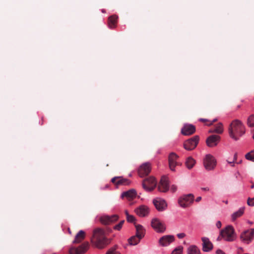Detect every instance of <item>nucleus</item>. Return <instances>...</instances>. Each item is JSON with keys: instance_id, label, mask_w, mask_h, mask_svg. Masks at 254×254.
Here are the masks:
<instances>
[{"instance_id": "obj_1", "label": "nucleus", "mask_w": 254, "mask_h": 254, "mask_svg": "<svg viewBox=\"0 0 254 254\" xmlns=\"http://www.w3.org/2000/svg\"><path fill=\"white\" fill-rule=\"evenodd\" d=\"M112 230L108 228L105 231L101 228H96L93 231L92 243L99 249H102L108 245L111 240L106 237V235L110 233Z\"/></svg>"}, {"instance_id": "obj_2", "label": "nucleus", "mask_w": 254, "mask_h": 254, "mask_svg": "<svg viewBox=\"0 0 254 254\" xmlns=\"http://www.w3.org/2000/svg\"><path fill=\"white\" fill-rule=\"evenodd\" d=\"M228 131L232 138L238 140L245 133V127L240 120H235L229 125Z\"/></svg>"}, {"instance_id": "obj_3", "label": "nucleus", "mask_w": 254, "mask_h": 254, "mask_svg": "<svg viewBox=\"0 0 254 254\" xmlns=\"http://www.w3.org/2000/svg\"><path fill=\"white\" fill-rule=\"evenodd\" d=\"M221 236L226 241H233L236 237L233 227L229 225L222 230L221 231Z\"/></svg>"}, {"instance_id": "obj_4", "label": "nucleus", "mask_w": 254, "mask_h": 254, "mask_svg": "<svg viewBox=\"0 0 254 254\" xmlns=\"http://www.w3.org/2000/svg\"><path fill=\"white\" fill-rule=\"evenodd\" d=\"M203 165L206 170H212L216 165V160L212 155L207 154L203 159Z\"/></svg>"}, {"instance_id": "obj_5", "label": "nucleus", "mask_w": 254, "mask_h": 254, "mask_svg": "<svg viewBox=\"0 0 254 254\" xmlns=\"http://www.w3.org/2000/svg\"><path fill=\"white\" fill-rule=\"evenodd\" d=\"M194 198V195L191 193L183 195L179 199L178 203L181 207H187L193 202Z\"/></svg>"}, {"instance_id": "obj_6", "label": "nucleus", "mask_w": 254, "mask_h": 254, "mask_svg": "<svg viewBox=\"0 0 254 254\" xmlns=\"http://www.w3.org/2000/svg\"><path fill=\"white\" fill-rule=\"evenodd\" d=\"M157 181L153 177H150L143 180L142 186L147 191H152L156 187Z\"/></svg>"}, {"instance_id": "obj_7", "label": "nucleus", "mask_w": 254, "mask_h": 254, "mask_svg": "<svg viewBox=\"0 0 254 254\" xmlns=\"http://www.w3.org/2000/svg\"><path fill=\"white\" fill-rule=\"evenodd\" d=\"M199 141V136L195 135L187 140L184 143V148L188 150L194 149L197 146Z\"/></svg>"}, {"instance_id": "obj_8", "label": "nucleus", "mask_w": 254, "mask_h": 254, "mask_svg": "<svg viewBox=\"0 0 254 254\" xmlns=\"http://www.w3.org/2000/svg\"><path fill=\"white\" fill-rule=\"evenodd\" d=\"M151 226L157 232H163L166 229L164 224L157 218H154L152 220Z\"/></svg>"}, {"instance_id": "obj_9", "label": "nucleus", "mask_w": 254, "mask_h": 254, "mask_svg": "<svg viewBox=\"0 0 254 254\" xmlns=\"http://www.w3.org/2000/svg\"><path fill=\"white\" fill-rule=\"evenodd\" d=\"M118 219L119 216L116 214L111 216L104 215L101 217L100 222L104 225H110L117 221Z\"/></svg>"}, {"instance_id": "obj_10", "label": "nucleus", "mask_w": 254, "mask_h": 254, "mask_svg": "<svg viewBox=\"0 0 254 254\" xmlns=\"http://www.w3.org/2000/svg\"><path fill=\"white\" fill-rule=\"evenodd\" d=\"M254 236V229L246 230L241 235V240L246 243H249Z\"/></svg>"}, {"instance_id": "obj_11", "label": "nucleus", "mask_w": 254, "mask_h": 254, "mask_svg": "<svg viewBox=\"0 0 254 254\" xmlns=\"http://www.w3.org/2000/svg\"><path fill=\"white\" fill-rule=\"evenodd\" d=\"M151 171V165L149 163L142 164L138 169V173L140 177L148 175Z\"/></svg>"}, {"instance_id": "obj_12", "label": "nucleus", "mask_w": 254, "mask_h": 254, "mask_svg": "<svg viewBox=\"0 0 254 254\" xmlns=\"http://www.w3.org/2000/svg\"><path fill=\"white\" fill-rule=\"evenodd\" d=\"M179 156L175 153H171L168 157L169 165L170 169L174 171L176 166L179 165V163L177 161Z\"/></svg>"}, {"instance_id": "obj_13", "label": "nucleus", "mask_w": 254, "mask_h": 254, "mask_svg": "<svg viewBox=\"0 0 254 254\" xmlns=\"http://www.w3.org/2000/svg\"><path fill=\"white\" fill-rule=\"evenodd\" d=\"M158 190L163 192L167 191L169 190V180L167 177L163 176L161 178L158 186Z\"/></svg>"}, {"instance_id": "obj_14", "label": "nucleus", "mask_w": 254, "mask_h": 254, "mask_svg": "<svg viewBox=\"0 0 254 254\" xmlns=\"http://www.w3.org/2000/svg\"><path fill=\"white\" fill-rule=\"evenodd\" d=\"M153 204L156 208L159 211H164L167 206L166 202L164 199L159 198L153 200Z\"/></svg>"}, {"instance_id": "obj_15", "label": "nucleus", "mask_w": 254, "mask_h": 254, "mask_svg": "<svg viewBox=\"0 0 254 254\" xmlns=\"http://www.w3.org/2000/svg\"><path fill=\"white\" fill-rule=\"evenodd\" d=\"M88 244L84 243L77 248H72L69 250L70 254H82L88 249Z\"/></svg>"}, {"instance_id": "obj_16", "label": "nucleus", "mask_w": 254, "mask_h": 254, "mask_svg": "<svg viewBox=\"0 0 254 254\" xmlns=\"http://www.w3.org/2000/svg\"><path fill=\"white\" fill-rule=\"evenodd\" d=\"M195 131V127L190 124L185 125L182 128L181 132L184 135H190Z\"/></svg>"}, {"instance_id": "obj_17", "label": "nucleus", "mask_w": 254, "mask_h": 254, "mask_svg": "<svg viewBox=\"0 0 254 254\" xmlns=\"http://www.w3.org/2000/svg\"><path fill=\"white\" fill-rule=\"evenodd\" d=\"M220 139V137L217 135H211L206 139V142L208 146L212 147L217 145Z\"/></svg>"}, {"instance_id": "obj_18", "label": "nucleus", "mask_w": 254, "mask_h": 254, "mask_svg": "<svg viewBox=\"0 0 254 254\" xmlns=\"http://www.w3.org/2000/svg\"><path fill=\"white\" fill-rule=\"evenodd\" d=\"M174 241V237L172 235H166L161 237L159 240V244L162 246H167Z\"/></svg>"}, {"instance_id": "obj_19", "label": "nucleus", "mask_w": 254, "mask_h": 254, "mask_svg": "<svg viewBox=\"0 0 254 254\" xmlns=\"http://www.w3.org/2000/svg\"><path fill=\"white\" fill-rule=\"evenodd\" d=\"M201 240L202 241V250L206 252L211 251L213 248V245L208 238L202 237Z\"/></svg>"}, {"instance_id": "obj_20", "label": "nucleus", "mask_w": 254, "mask_h": 254, "mask_svg": "<svg viewBox=\"0 0 254 254\" xmlns=\"http://www.w3.org/2000/svg\"><path fill=\"white\" fill-rule=\"evenodd\" d=\"M112 182L117 186L128 185L130 183L128 180L121 177H114L112 179Z\"/></svg>"}, {"instance_id": "obj_21", "label": "nucleus", "mask_w": 254, "mask_h": 254, "mask_svg": "<svg viewBox=\"0 0 254 254\" xmlns=\"http://www.w3.org/2000/svg\"><path fill=\"white\" fill-rule=\"evenodd\" d=\"M135 212L139 216L145 217L148 215L149 213V209L146 206L141 205L137 208L135 210Z\"/></svg>"}, {"instance_id": "obj_22", "label": "nucleus", "mask_w": 254, "mask_h": 254, "mask_svg": "<svg viewBox=\"0 0 254 254\" xmlns=\"http://www.w3.org/2000/svg\"><path fill=\"white\" fill-rule=\"evenodd\" d=\"M136 196V192L134 190H130L124 192L122 194L123 198L126 197L127 200L130 201L133 200Z\"/></svg>"}, {"instance_id": "obj_23", "label": "nucleus", "mask_w": 254, "mask_h": 254, "mask_svg": "<svg viewBox=\"0 0 254 254\" xmlns=\"http://www.w3.org/2000/svg\"><path fill=\"white\" fill-rule=\"evenodd\" d=\"M117 19L118 16L116 15H112L109 17L108 25L111 29H114L116 27Z\"/></svg>"}, {"instance_id": "obj_24", "label": "nucleus", "mask_w": 254, "mask_h": 254, "mask_svg": "<svg viewBox=\"0 0 254 254\" xmlns=\"http://www.w3.org/2000/svg\"><path fill=\"white\" fill-rule=\"evenodd\" d=\"M136 228V235L140 238H142L144 236L145 230L143 227L139 224H135Z\"/></svg>"}, {"instance_id": "obj_25", "label": "nucleus", "mask_w": 254, "mask_h": 254, "mask_svg": "<svg viewBox=\"0 0 254 254\" xmlns=\"http://www.w3.org/2000/svg\"><path fill=\"white\" fill-rule=\"evenodd\" d=\"M85 232L80 230L79 232L76 235L75 239L73 242V243H80L85 238Z\"/></svg>"}, {"instance_id": "obj_26", "label": "nucleus", "mask_w": 254, "mask_h": 254, "mask_svg": "<svg viewBox=\"0 0 254 254\" xmlns=\"http://www.w3.org/2000/svg\"><path fill=\"white\" fill-rule=\"evenodd\" d=\"M223 132V128L221 123H219L215 127L214 129H211L209 131L210 133H222Z\"/></svg>"}, {"instance_id": "obj_27", "label": "nucleus", "mask_w": 254, "mask_h": 254, "mask_svg": "<svg viewBox=\"0 0 254 254\" xmlns=\"http://www.w3.org/2000/svg\"><path fill=\"white\" fill-rule=\"evenodd\" d=\"M245 208L244 207H241L240 208L238 211L234 212L232 215V219L233 221H235L236 220V219L240 216H241L244 212Z\"/></svg>"}, {"instance_id": "obj_28", "label": "nucleus", "mask_w": 254, "mask_h": 254, "mask_svg": "<svg viewBox=\"0 0 254 254\" xmlns=\"http://www.w3.org/2000/svg\"><path fill=\"white\" fill-rule=\"evenodd\" d=\"M188 254H201L200 250L195 246H191L188 249Z\"/></svg>"}, {"instance_id": "obj_29", "label": "nucleus", "mask_w": 254, "mask_h": 254, "mask_svg": "<svg viewBox=\"0 0 254 254\" xmlns=\"http://www.w3.org/2000/svg\"><path fill=\"white\" fill-rule=\"evenodd\" d=\"M195 163V161L191 157H189L187 159L186 165L189 169H191Z\"/></svg>"}, {"instance_id": "obj_30", "label": "nucleus", "mask_w": 254, "mask_h": 254, "mask_svg": "<svg viewBox=\"0 0 254 254\" xmlns=\"http://www.w3.org/2000/svg\"><path fill=\"white\" fill-rule=\"evenodd\" d=\"M141 239V238H140V237L134 236L128 239V242L131 245H136L140 242Z\"/></svg>"}, {"instance_id": "obj_31", "label": "nucleus", "mask_w": 254, "mask_h": 254, "mask_svg": "<svg viewBox=\"0 0 254 254\" xmlns=\"http://www.w3.org/2000/svg\"><path fill=\"white\" fill-rule=\"evenodd\" d=\"M118 246L117 245L111 248L106 254H121L120 252L117 250Z\"/></svg>"}, {"instance_id": "obj_32", "label": "nucleus", "mask_w": 254, "mask_h": 254, "mask_svg": "<svg viewBox=\"0 0 254 254\" xmlns=\"http://www.w3.org/2000/svg\"><path fill=\"white\" fill-rule=\"evenodd\" d=\"M247 124L250 127H254V115H252L248 118Z\"/></svg>"}, {"instance_id": "obj_33", "label": "nucleus", "mask_w": 254, "mask_h": 254, "mask_svg": "<svg viewBox=\"0 0 254 254\" xmlns=\"http://www.w3.org/2000/svg\"><path fill=\"white\" fill-rule=\"evenodd\" d=\"M245 157L247 160L254 162V150L246 154Z\"/></svg>"}, {"instance_id": "obj_34", "label": "nucleus", "mask_w": 254, "mask_h": 254, "mask_svg": "<svg viewBox=\"0 0 254 254\" xmlns=\"http://www.w3.org/2000/svg\"><path fill=\"white\" fill-rule=\"evenodd\" d=\"M183 250L182 246H179L172 252L171 254H182Z\"/></svg>"}, {"instance_id": "obj_35", "label": "nucleus", "mask_w": 254, "mask_h": 254, "mask_svg": "<svg viewBox=\"0 0 254 254\" xmlns=\"http://www.w3.org/2000/svg\"><path fill=\"white\" fill-rule=\"evenodd\" d=\"M125 222V220H122L118 224L114 226V229L116 230L120 231Z\"/></svg>"}, {"instance_id": "obj_36", "label": "nucleus", "mask_w": 254, "mask_h": 254, "mask_svg": "<svg viewBox=\"0 0 254 254\" xmlns=\"http://www.w3.org/2000/svg\"><path fill=\"white\" fill-rule=\"evenodd\" d=\"M247 204L251 206H254V197H249L247 200Z\"/></svg>"}, {"instance_id": "obj_37", "label": "nucleus", "mask_w": 254, "mask_h": 254, "mask_svg": "<svg viewBox=\"0 0 254 254\" xmlns=\"http://www.w3.org/2000/svg\"><path fill=\"white\" fill-rule=\"evenodd\" d=\"M128 222L133 223L135 221V217L131 215H129V216H127V217L126 218Z\"/></svg>"}, {"instance_id": "obj_38", "label": "nucleus", "mask_w": 254, "mask_h": 254, "mask_svg": "<svg viewBox=\"0 0 254 254\" xmlns=\"http://www.w3.org/2000/svg\"><path fill=\"white\" fill-rule=\"evenodd\" d=\"M186 235L185 233H179V234H177V237L179 238V239H182L183 238H184L185 237Z\"/></svg>"}, {"instance_id": "obj_39", "label": "nucleus", "mask_w": 254, "mask_h": 254, "mask_svg": "<svg viewBox=\"0 0 254 254\" xmlns=\"http://www.w3.org/2000/svg\"><path fill=\"white\" fill-rule=\"evenodd\" d=\"M177 187L175 185H172L171 187V190L172 191V192H175L176 190H177Z\"/></svg>"}, {"instance_id": "obj_40", "label": "nucleus", "mask_w": 254, "mask_h": 254, "mask_svg": "<svg viewBox=\"0 0 254 254\" xmlns=\"http://www.w3.org/2000/svg\"><path fill=\"white\" fill-rule=\"evenodd\" d=\"M221 222L220 221H218L217 222L216 224V227L218 228H220L221 227Z\"/></svg>"}, {"instance_id": "obj_41", "label": "nucleus", "mask_w": 254, "mask_h": 254, "mask_svg": "<svg viewBox=\"0 0 254 254\" xmlns=\"http://www.w3.org/2000/svg\"><path fill=\"white\" fill-rule=\"evenodd\" d=\"M199 120V121H200L201 122H203V123L209 122V121L208 120L205 119H202V118L200 119Z\"/></svg>"}, {"instance_id": "obj_42", "label": "nucleus", "mask_w": 254, "mask_h": 254, "mask_svg": "<svg viewBox=\"0 0 254 254\" xmlns=\"http://www.w3.org/2000/svg\"><path fill=\"white\" fill-rule=\"evenodd\" d=\"M216 254H225L221 250H218L216 252Z\"/></svg>"}, {"instance_id": "obj_43", "label": "nucleus", "mask_w": 254, "mask_h": 254, "mask_svg": "<svg viewBox=\"0 0 254 254\" xmlns=\"http://www.w3.org/2000/svg\"><path fill=\"white\" fill-rule=\"evenodd\" d=\"M217 120L216 119H215L212 122H210L209 124H206V125L207 126H210V125H212V124L213 123L216 122L217 121Z\"/></svg>"}, {"instance_id": "obj_44", "label": "nucleus", "mask_w": 254, "mask_h": 254, "mask_svg": "<svg viewBox=\"0 0 254 254\" xmlns=\"http://www.w3.org/2000/svg\"><path fill=\"white\" fill-rule=\"evenodd\" d=\"M227 161L228 163L231 164L232 166H234V163L235 162L233 161V160H232V161L227 160Z\"/></svg>"}, {"instance_id": "obj_45", "label": "nucleus", "mask_w": 254, "mask_h": 254, "mask_svg": "<svg viewBox=\"0 0 254 254\" xmlns=\"http://www.w3.org/2000/svg\"><path fill=\"white\" fill-rule=\"evenodd\" d=\"M237 154L235 153L234 154V158H233V159L232 160L235 162L236 160H237Z\"/></svg>"}, {"instance_id": "obj_46", "label": "nucleus", "mask_w": 254, "mask_h": 254, "mask_svg": "<svg viewBox=\"0 0 254 254\" xmlns=\"http://www.w3.org/2000/svg\"><path fill=\"white\" fill-rule=\"evenodd\" d=\"M201 200V196H198L197 197L196 199H195V201L196 202H199L200 201V200Z\"/></svg>"}, {"instance_id": "obj_47", "label": "nucleus", "mask_w": 254, "mask_h": 254, "mask_svg": "<svg viewBox=\"0 0 254 254\" xmlns=\"http://www.w3.org/2000/svg\"><path fill=\"white\" fill-rule=\"evenodd\" d=\"M125 214H126V218L127 217V216H129V213H128V211H127V210H126L125 211Z\"/></svg>"}, {"instance_id": "obj_48", "label": "nucleus", "mask_w": 254, "mask_h": 254, "mask_svg": "<svg viewBox=\"0 0 254 254\" xmlns=\"http://www.w3.org/2000/svg\"><path fill=\"white\" fill-rule=\"evenodd\" d=\"M223 238L221 236V233L220 234V235L218 236V237L217 238V240L219 241V240H221V239H222Z\"/></svg>"}, {"instance_id": "obj_49", "label": "nucleus", "mask_w": 254, "mask_h": 254, "mask_svg": "<svg viewBox=\"0 0 254 254\" xmlns=\"http://www.w3.org/2000/svg\"><path fill=\"white\" fill-rule=\"evenodd\" d=\"M202 190H205V191H208L209 190V189L207 188H202Z\"/></svg>"}, {"instance_id": "obj_50", "label": "nucleus", "mask_w": 254, "mask_h": 254, "mask_svg": "<svg viewBox=\"0 0 254 254\" xmlns=\"http://www.w3.org/2000/svg\"><path fill=\"white\" fill-rule=\"evenodd\" d=\"M254 188V185H253L252 186H251V188L252 189H253Z\"/></svg>"}, {"instance_id": "obj_51", "label": "nucleus", "mask_w": 254, "mask_h": 254, "mask_svg": "<svg viewBox=\"0 0 254 254\" xmlns=\"http://www.w3.org/2000/svg\"><path fill=\"white\" fill-rule=\"evenodd\" d=\"M253 138L254 139V136H253Z\"/></svg>"}]
</instances>
